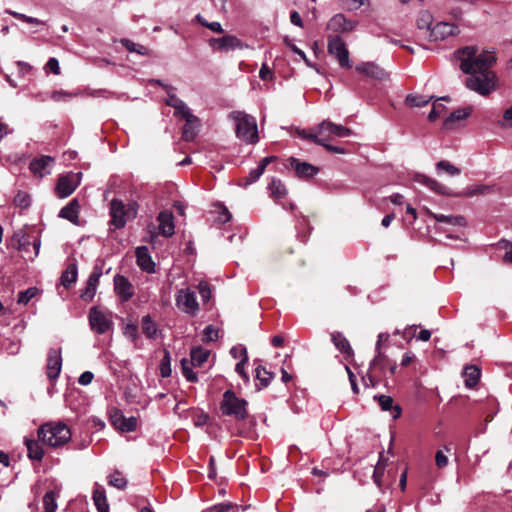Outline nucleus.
Returning a JSON list of instances; mask_svg holds the SVG:
<instances>
[{
  "mask_svg": "<svg viewBox=\"0 0 512 512\" xmlns=\"http://www.w3.org/2000/svg\"><path fill=\"white\" fill-rule=\"evenodd\" d=\"M456 56L460 70L467 74L465 86L481 96H488L498 89L499 79L491 67L496 63L494 53L467 46L459 49Z\"/></svg>",
  "mask_w": 512,
  "mask_h": 512,
  "instance_id": "obj_1",
  "label": "nucleus"
},
{
  "mask_svg": "<svg viewBox=\"0 0 512 512\" xmlns=\"http://www.w3.org/2000/svg\"><path fill=\"white\" fill-rule=\"evenodd\" d=\"M303 138L310 139L319 145H326L334 137H347L352 135V131L342 125H337L329 120H324L311 133L304 131L300 133Z\"/></svg>",
  "mask_w": 512,
  "mask_h": 512,
  "instance_id": "obj_2",
  "label": "nucleus"
},
{
  "mask_svg": "<svg viewBox=\"0 0 512 512\" xmlns=\"http://www.w3.org/2000/svg\"><path fill=\"white\" fill-rule=\"evenodd\" d=\"M229 119L235 123V132L237 138L248 144H255L258 142V128L256 119L243 112L233 111L229 114Z\"/></svg>",
  "mask_w": 512,
  "mask_h": 512,
  "instance_id": "obj_3",
  "label": "nucleus"
},
{
  "mask_svg": "<svg viewBox=\"0 0 512 512\" xmlns=\"http://www.w3.org/2000/svg\"><path fill=\"white\" fill-rule=\"evenodd\" d=\"M38 438L51 447L61 446L71 438V431L64 423H46L38 429Z\"/></svg>",
  "mask_w": 512,
  "mask_h": 512,
  "instance_id": "obj_4",
  "label": "nucleus"
},
{
  "mask_svg": "<svg viewBox=\"0 0 512 512\" xmlns=\"http://www.w3.org/2000/svg\"><path fill=\"white\" fill-rule=\"evenodd\" d=\"M246 406V400L238 398L233 391L227 390L223 394L220 409L224 415L233 416L236 420H244L248 415Z\"/></svg>",
  "mask_w": 512,
  "mask_h": 512,
  "instance_id": "obj_5",
  "label": "nucleus"
},
{
  "mask_svg": "<svg viewBox=\"0 0 512 512\" xmlns=\"http://www.w3.org/2000/svg\"><path fill=\"white\" fill-rule=\"evenodd\" d=\"M138 205L135 202L125 206L122 201L113 199L110 203L111 223L116 228L125 226L128 219H133L137 215Z\"/></svg>",
  "mask_w": 512,
  "mask_h": 512,
  "instance_id": "obj_6",
  "label": "nucleus"
},
{
  "mask_svg": "<svg viewBox=\"0 0 512 512\" xmlns=\"http://www.w3.org/2000/svg\"><path fill=\"white\" fill-rule=\"evenodd\" d=\"M327 48L329 54L333 55L338 60L341 67H351L349 52L344 41L339 36L329 37Z\"/></svg>",
  "mask_w": 512,
  "mask_h": 512,
  "instance_id": "obj_7",
  "label": "nucleus"
},
{
  "mask_svg": "<svg viewBox=\"0 0 512 512\" xmlns=\"http://www.w3.org/2000/svg\"><path fill=\"white\" fill-rule=\"evenodd\" d=\"M13 241L16 242V248L24 255H27L30 260H33L39 254L41 241L35 238L31 242L30 237L24 233H15Z\"/></svg>",
  "mask_w": 512,
  "mask_h": 512,
  "instance_id": "obj_8",
  "label": "nucleus"
},
{
  "mask_svg": "<svg viewBox=\"0 0 512 512\" xmlns=\"http://www.w3.org/2000/svg\"><path fill=\"white\" fill-rule=\"evenodd\" d=\"M177 307L190 315H196L199 310V304L195 292L190 289H180L175 297Z\"/></svg>",
  "mask_w": 512,
  "mask_h": 512,
  "instance_id": "obj_9",
  "label": "nucleus"
},
{
  "mask_svg": "<svg viewBox=\"0 0 512 512\" xmlns=\"http://www.w3.org/2000/svg\"><path fill=\"white\" fill-rule=\"evenodd\" d=\"M209 46L216 51L228 52L236 49H244L247 47L243 42L235 35H224L219 38H211L209 40Z\"/></svg>",
  "mask_w": 512,
  "mask_h": 512,
  "instance_id": "obj_10",
  "label": "nucleus"
},
{
  "mask_svg": "<svg viewBox=\"0 0 512 512\" xmlns=\"http://www.w3.org/2000/svg\"><path fill=\"white\" fill-rule=\"evenodd\" d=\"M89 323L91 329L98 334L108 332L113 325L110 316L95 307L89 311Z\"/></svg>",
  "mask_w": 512,
  "mask_h": 512,
  "instance_id": "obj_11",
  "label": "nucleus"
},
{
  "mask_svg": "<svg viewBox=\"0 0 512 512\" xmlns=\"http://www.w3.org/2000/svg\"><path fill=\"white\" fill-rule=\"evenodd\" d=\"M81 175H82L81 173H78V174L70 173V174L60 176V178L58 179L56 188H55L56 194L60 198H65V197L70 196L75 191V189L78 187V185L80 183Z\"/></svg>",
  "mask_w": 512,
  "mask_h": 512,
  "instance_id": "obj_12",
  "label": "nucleus"
},
{
  "mask_svg": "<svg viewBox=\"0 0 512 512\" xmlns=\"http://www.w3.org/2000/svg\"><path fill=\"white\" fill-rule=\"evenodd\" d=\"M62 368V357L60 349H50L47 358V376L50 380L58 378Z\"/></svg>",
  "mask_w": 512,
  "mask_h": 512,
  "instance_id": "obj_13",
  "label": "nucleus"
},
{
  "mask_svg": "<svg viewBox=\"0 0 512 512\" xmlns=\"http://www.w3.org/2000/svg\"><path fill=\"white\" fill-rule=\"evenodd\" d=\"M459 33L458 27L449 22H439L431 28L430 38L434 41L444 40Z\"/></svg>",
  "mask_w": 512,
  "mask_h": 512,
  "instance_id": "obj_14",
  "label": "nucleus"
},
{
  "mask_svg": "<svg viewBox=\"0 0 512 512\" xmlns=\"http://www.w3.org/2000/svg\"><path fill=\"white\" fill-rule=\"evenodd\" d=\"M389 337L390 336L387 333H380L378 335V340L376 343L377 354L371 362V365H370L371 371H379L382 373V372H384L385 367L387 365H389V361H388L387 357L380 351L381 344L383 342L388 341Z\"/></svg>",
  "mask_w": 512,
  "mask_h": 512,
  "instance_id": "obj_15",
  "label": "nucleus"
},
{
  "mask_svg": "<svg viewBox=\"0 0 512 512\" xmlns=\"http://www.w3.org/2000/svg\"><path fill=\"white\" fill-rule=\"evenodd\" d=\"M356 22L347 19L343 14L334 15L327 23V29L335 33H344L352 31Z\"/></svg>",
  "mask_w": 512,
  "mask_h": 512,
  "instance_id": "obj_16",
  "label": "nucleus"
},
{
  "mask_svg": "<svg viewBox=\"0 0 512 512\" xmlns=\"http://www.w3.org/2000/svg\"><path fill=\"white\" fill-rule=\"evenodd\" d=\"M101 276V268L95 267L93 272L88 277L86 288L82 291L80 295L84 301H91L94 298Z\"/></svg>",
  "mask_w": 512,
  "mask_h": 512,
  "instance_id": "obj_17",
  "label": "nucleus"
},
{
  "mask_svg": "<svg viewBox=\"0 0 512 512\" xmlns=\"http://www.w3.org/2000/svg\"><path fill=\"white\" fill-rule=\"evenodd\" d=\"M110 420L112 425L122 432H131L136 429V419L134 417L125 418L124 415L118 410L111 414Z\"/></svg>",
  "mask_w": 512,
  "mask_h": 512,
  "instance_id": "obj_18",
  "label": "nucleus"
},
{
  "mask_svg": "<svg viewBox=\"0 0 512 512\" xmlns=\"http://www.w3.org/2000/svg\"><path fill=\"white\" fill-rule=\"evenodd\" d=\"M54 164V158L50 156H42L38 159H34L30 163L31 172L40 178L50 174L51 168Z\"/></svg>",
  "mask_w": 512,
  "mask_h": 512,
  "instance_id": "obj_19",
  "label": "nucleus"
},
{
  "mask_svg": "<svg viewBox=\"0 0 512 512\" xmlns=\"http://www.w3.org/2000/svg\"><path fill=\"white\" fill-rule=\"evenodd\" d=\"M135 256L137 265L141 270L147 273H153L155 271V263L149 254V250L146 246H139L136 248Z\"/></svg>",
  "mask_w": 512,
  "mask_h": 512,
  "instance_id": "obj_20",
  "label": "nucleus"
},
{
  "mask_svg": "<svg viewBox=\"0 0 512 512\" xmlns=\"http://www.w3.org/2000/svg\"><path fill=\"white\" fill-rule=\"evenodd\" d=\"M157 220L159 222V232L165 237H171L174 234V217L170 211H162L159 213Z\"/></svg>",
  "mask_w": 512,
  "mask_h": 512,
  "instance_id": "obj_21",
  "label": "nucleus"
},
{
  "mask_svg": "<svg viewBox=\"0 0 512 512\" xmlns=\"http://www.w3.org/2000/svg\"><path fill=\"white\" fill-rule=\"evenodd\" d=\"M356 71L378 80H384L387 78V73L384 69L373 62H365L357 65Z\"/></svg>",
  "mask_w": 512,
  "mask_h": 512,
  "instance_id": "obj_22",
  "label": "nucleus"
},
{
  "mask_svg": "<svg viewBox=\"0 0 512 512\" xmlns=\"http://www.w3.org/2000/svg\"><path fill=\"white\" fill-rule=\"evenodd\" d=\"M415 181L427 186L432 191L441 195H452L450 189L438 181L422 174L415 175Z\"/></svg>",
  "mask_w": 512,
  "mask_h": 512,
  "instance_id": "obj_23",
  "label": "nucleus"
},
{
  "mask_svg": "<svg viewBox=\"0 0 512 512\" xmlns=\"http://www.w3.org/2000/svg\"><path fill=\"white\" fill-rule=\"evenodd\" d=\"M186 123L183 127L182 137L185 141H192L198 133L199 120L192 113L183 117Z\"/></svg>",
  "mask_w": 512,
  "mask_h": 512,
  "instance_id": "obj_24",
  "label": "nucleus"
},
{
  "mask_svg": "<svg viewBox=\"0 0 512 512\" xmlns=\"http://www.w3.org/2000/svg\"><path fill=\"white\" fill-rule=\"evenodd\" d=\"M80 205L77 199H72L60 212L59 217L67 219L68 221L77 224L79 216Z\"/></svg>",
  "mask_w": 512,
  "mask_h": 512,
  "instance_id": "obj_25",
  "label": "nucleus"
},
{
  "mask_svg": "<svg viewBox=\"0 0 512 512\" xmlns=\"http://www.w3.org/2000/svg\"><path fill=\"white\" fill-rule=\"evenodd\" d=\"M236 352H239V355L242 356V359L240 362H238L236 364V367H235V370L236 372L241 376L243 377V379L245 381H248L249 380V377L247 375V373L245 372L244 370V367H245V364L247 363L248 361V355H247V350L244 346H234L231 348L230 350V354L234 357V358H237V355H236Z\"/></svg>",
  "mask_w": 512,
  "mask_h": 512,
  "instance_id": "obj_26",
  "label": "nucleus"
},
{
  "mask_svg": "<svg viewBox=\"0 0 512 512\" xmlns=\"http://www.w3.org/2000/svg\"><path fill=\"white\" fill-rule=\"evenodd\" d=\"M166 104L174 108V113L176 116L184 117L190 114V109L187 105L179 99L174 93L168 91V97L166 99Z\"/></svg>",
  "mask_w": 512,
  "mask_h": 512,
  "instance_id": "obj_27",
  "label": "nucleus"
},
{
  "mask_svg": "<svg viewBox=\"0 0 512 512\" xmlns=\"http://www.w3.org/2000/svg\"><path fill=\"white\" fill-rule=\"evenodd\" d=\"M291 166L295 169L297 175L303 178L312 177L318 172L317 167L306 162H299L295 158H291Z\"/></svg>",
  "mask_w": 512,
  "mask_h": 512,
  "instance_id": "obj_28",
  "label": "nucleus"
},
{
  "mask_svg": "<svg viewBox=\"0 0 512 512\" xmlns=\"http://www.w3.org/2000/svg\"><path fill=\"white\" fill-rule=\"evenodd\" d=\"M114 285L116 292L121 295L124 300H128L132 297V286L126 277L122 275H116L114 277Z\"/></svg>",
  "mask_w": 512,
  "mask_h": 512,
  "instance_id": "obj_29",
  "label": "nucleus"
},
{
  "mask_svg": "<svg viewBox=\"0 0 512 512\" xmlns=\"http://www.w3.org/2000/svg\"><path fill=\"white\" fill-rule=\"evenodd\" d=\"M428 215L439 223H446L451 226H465L466 224L463 216L444 215L431 211H428Z\"/></svg>",
  "mask_w": 512,
  "mask_h": 512,
  "instance_id": "obj_30",
  "label": "nucleus"
},
{
  "mask_svg": "<svg viewBox=\"0 0 512 512\" xmlns=\"http://www.w3.org/2000/svg\"><path fill=\"white\" fill-rule=\"evenodd\" d=\"M374 399L378 402L383 411H390L393 409L392 417L397 419L401 414L399 406L393 407V399L388 395H375Z\"/></svg>",
  "mask_w": 512,
  "mask_h": 512,
  "instance_id": "obj_31",
  "label": "nucleus"
},
{
  "mask_svg": "<svg viewBox=\"0 0 512 512\" xmlns=\"http://www.w3.org/2000/svg\"><path fill=\"white\" fill-rule=\"evenodd\" d=\"M331 340L335 347L343 354L351 356L353 354V350L350 346L349 341L346 337L340 332H333L331 334Z\"/></svg>",
  "mask_w": 512,
  "mask_h": 512,
  "instance_id": "obj_32",
  "label": "nucleus"
},
{
  "mask_svg": "<svg viewBox=\"0 0 512 512\" xmlns=\"http://www.w3.org/2000/svg\"><path fill=\"white\" fill-rule=\"evenodd\" d=\"M471 110L470 107L455 110L445 119L444 127L446 129H452L456 122L466 119L470 115Z\"/></svg>",
  "mask_w": 512,
  "mask_h": 512,
  "instance_id": "obj_33",
  "label": "nucleus"
},
{
  "mask_svg": "<svg viewBox=\"0 0 512 512\" xmlns=\"http://www.w3.org/2000/svg\"><path fill=\"white\" fill-rule=\"evenodd\" d=\"M93 501L98 512H109V505L107 502L105 491L99 485H96L93 491Z\"/></svg>",
  "mask_w": 512,
  "mask_h": 512,
  "instance_id": "obj_34",
  "label": "nucleus"
},
{
  "mask_svg": "<svg viewBox=\"0 0 512 512\" xmlns=\"http://www.w3.org/2000/svg\"><path fill=\"white\" fill-rule=\"evenodd\" d=\"M210 355V351L207 349H204L201 346H197L192 348L190 357H191V365L195 367L202 366L207 360Z\"/></svg>",
  "mask_w": 512,
  "mask_h": 512,
  "instance_id": "obj_35",
  "label": "nucleus"
},
{
  "mask_svg": "<svg viewBox=\"0 0 512 512\" xmlns=\"http://www.w3.org/2000/svg\"><path fill=\"white\" fill-rule=\"evenodd\" d=\"M273 160V157H265L261 160L259 165L250 171L248 177L245 180V185H249L257 181L260 176L264 173L267 165Z\"/></svg>",
  "mask_w": 512,
  "mask_h": 512,
  "instance_id": "obj_36",
  "label": "nucleus"
},
{
  "mask_svg": "<svg viewBox=\"0 0 512 512\" xmlns=\"http://www.w3.org/2000/svg\"><path fill=\"white\" fill-rule=\"evenodd\" d=\"M77 274H78V270H77L76 263L69 264L67 266L66 270L61 275V278H60L61 284L64 287L69 288L73 283L76 282Z\"/></svg>",
  "mask_w": 512,
  "mask_h": 512,
  "instance_id": "obj_37",
  "label": "nucleus"
},
{
  "mask_svg": "<svg viewBox=\"0 0 512 512\" xmlns=\"http://www.w3.org/2000/svg\"><path fill=\"white\" fill-rule=\"evenodd\" d=\"M465 385L473 388L477 385L480 378V369L475 365L467 366L464 370Z\"/></svg>",
  "mask_w": 512,
  "mask_h": 512,
  "instance_id": "obj_38",
  "label": "nucleus"
},
{
  "mask_svg": "<svg viewBox=\"0 0 512 512\" xmlns=\"http://www.w3.org/2000/svg\"><path fill=\"white\" fill-rule=\"evenodd\" d=\"M25 444L28 450V457L34 460H41L44 452L40 444L32 439H25Z\"/></svg>",
  "mask_w": 512,
  "mask_h": 512,
  "instance_id": "obj_39",
  "label": "nucleus"
},
{
  "mask_svg": "<svg viewBox=\"0 0 512 512\" xmlns=\"http://www.w3.org/2000/svg\"><path fill=\"white\" fill-rule=\"evenodd\" d=\"M269 190L271 191V196L277 199H281L287 194L284 184L279 179L275 178L271 180Z\"/></svg>",
  "mask_w": 512,
  "mask_h": 512,
  "instance_id": "obj_40",
  "label": "nucleus"
},
{
  "mask_svg": "<svg viewBox=\"0 0 512 512\" xmlns=\"http://www.w3.org/2000/svg\"><path fill=\"white\" fill-rule=\"evenodd\" d=\"M141 328L143 333L148 338H155L157 334V327L156 324L153 322L151 317L149 315H146L142 318L141 322Z\"/></svg>",
  "mask_w": 512,
  "mask_h": 512,
  "instance_id": "obj_41",
  "label": "nucleus"
},
{
  "mask_svg": "<svg viewBox=\"0 0 512 512\" xmlns=\"http://www.w3.org/2000/svg\"><path fill=\"white\" fill-rule=\"evenodd\" d=\"M255 377L260 382L261 387H267L270 384V381L273 379L274 375L272 372L267 371L261 365H258L255 368Z\"/></svg>",
  "mask_w": 512,
  "mask_h": 512,
  "instance_id": "obj_42",
  "label": "nucleus"
},
{
  "mask_svg": "<svg viewBox=\"0 0 512 512\" xmlns=\"http://www.w3.org/2000/svg\"><path fill=\"white\" fill-rule=\"evenodd\" d=\"M432 97L424 95L410 94L406 97V103L411 107H423L426 106Z\"/></svg>",
  "mask_w": 512,
  "mask_h": 512,
  "instance_id": "obj_43",
  "label": "nucleus"
},
{
  "mask_svg": "<svg viewBox=\"0 0 512 512\" xmlns=\"http://www.w3.org/2000/svg\"><path fill=\"white\" fill-rule=\"evenodd\" d=\"M436 170L438 172L444 171L445 173H447L450 176H457L461 173V170L458 167L454 166L453 164H451L449 161H446V160H441V161L437 162Z\"/></svg>",
  "mask_w": 512,
  "mask_h": 512,
  "instance_id": "obj_44",
  "label": "nucleus"
},
{
  "mask_svg": "<svg viewBox=\"0 0 512 512\" xmlns=\"http://www.w3.org/2000/svg\"><path fill=\"white\" fill-rule=\"evenodd\" d=\"M433 17L429 11H421L417 18V26L419 29H427L431 31Z\"/></svg>",
  "mask_w": 512,
  "mask_h": 512,
  "instance_id": "obj_45",
  "label": "nucleus"
},
{
  "mask_svg": "<svg viewBox=\"0 0 512 512\" xmlns=\"http://www.w3.org/2000/svg\"><path fill=\"white\" fill-rule=\"evenodd\" d=\"M108 483L117 489H124L127 485V480L119 471H115L109 475Z\"/></svg>",
  "mask_w": 512,
  "mask_h": 512,
  "instance_id": "obj_46",
  "label": "nucleus"
},
{
  "mask_svg": "<svg viewBox=\"0 0 512 512\" xmlns=\"http://www.w3.org/2000/svg\"><path fill=\"white\" fill-rule=\"evenodd\" d=\"M191 361L189 362L187 359L181 360V368L182 374L189 382H196L198 380L197 374L193 372L191 368Z\"/></svg>",
  "mask_w": 512,
  "mask_h": 512,
  "instance_id": "obj_47",
  "label": "nucleus"
},
{
  "mask_svg": "<svg viewBox=\"0 0 512 512\" xmlns=\"http://www.w3.org/2000/svg\"><path fill=\"white\" fill-rule=\"evenodd\" d=\"M45 512H55L57 509L56 497L53 491H48L43 497Z\"/></svg>",
  "mask_w": 512,
  "mask_h": 512,
  "instance_id": "obj_48",
  "label": "nucleus"
},
{
  "mask_svg": "<svg viewBox=\"0 0 512 512\" xmlns=\"http://www.w3.org/2000/svg\"><path fill=\"white\" fill-rule=\"evenodd\" d=\"M37 293L38 289L36 287H30L25 291H21L18 294L17 303L26 305Z\"/></svg>",
  "mask_w": 512,
  "mask_h": 512,
  "instance_id": "obj_49",
  "label": "nucleus"
},
{
  "mask_svg": "<svg viewBox=\"0 0 512 512\" xmlns=\"http://www.w3.org/2000/svg\"><path fill=\"white\" fill-rule=\"evenodd\" d=\"M7 14L23 21V22H26V23H29V24H34V25H42L44 24L43 21L37 19V18H34V17H31V16H27L25 14H22V13H18L16 11H13V10H10V9H7L5 11Z\"/></svg>",
  "mask_w": 512,
  "mask_h": 512,
  "instance_id": "obj_50",
  "label": "nucleus"
},
{
  "mask_svg": "<svg viewBox=\"0 0 512 512\" xmlns=\"http://www.w3.org/2000/svg\"><path fill=\"white\" fill-rule=\"evenodd\" d=\"M121 43L129 52H136L140 55L147 54V48L143 45L134 43L128 39H122Z\"/></svg>",
  "mask_w": 512,
  "mask_h": 512,
  "instance_id": "obj_51",
  "label": "nucleus"
},
{
  "mask_svg": "<svg viewBox=\"0 0 512 512\" xmlns=\"http://www.w3.org/2000/svg\"><path fill=\"white\" fill-rule=\"evenodd\" d=\"M498 247L505 250L503 262L506 264H512V242L508 240H500L498 242Z\"/></svg>",
  "mask_w": 512,
  "mask_h": 512,
  "instance_id": "obj_52",
  "label": "nucleus"
},
{
  "mask_svg": "<svg viewBox=\"0 0 512 512\" xmlns=\"http://www.w3.org/2000/svg\"><path fill=\"white\" fill-rule=\"evenodd\" d=\"M171 356L169 351H164V356L160 364V372L162 377H169L171 375Z\"/></svg>",
  "mask_w": 512,
  "mask_h": 512,
  "instance_id": "obj_53",
  "label": "nucleus"
},
{
  "mask_svg": "<svg viewBox=\"0 0 512 512\" xmlns=\"http://www.w3.org/2000/svg\"><path fill=\"white\" fill-rule=\"evenodd\" d=\"M498 125L503 129L512 128V106L503 112V117L498 121Z\"/></svg>",
  "mask_w": 512,
  "mask_h": 512,
  "instance_id": "obj_54",
  "label": "nucleus"
},
{
  "mask_svg": "<svg viewBox=\"0 0 512 512\" xmlns=\"http://www.w3.org/2000/svg\"><path fill=\"white\" fill-rule=\"evenodd\" d=\"M446 110V107L444 104L440 102H434L432 110L430 111L428 115V119L430 121H435L440 115H442Z\"/></svg>",
  "mask_w": 512,
  "mask_h": 512,
  "instance_id": "obj_55",
  "label": "nucleus"
},
{
  "mask_svg": "<svg viewBox=\"0 0 512 512\" xmlns=\"http://www.w3.org/2000/svg\"><path fill=\"white\" fill-rule=\"evenodd\" d=\"M197 288H198V291H199L202 301L203 302L209 301L211 298V288H210L209 284L205 281H201L198 284Z\"/></svg>",
  "mask_w": 512,
  "mask_h": 512,
  "instance_id": "obj_56",
  "label": "nucleus"
},
{
  "mask_svg": "<svg viewBox=\"0 0 512 512\" xmlns=\"http://www.w3.org/2000/svg\"><path fill=\"white\" fill-rule=\"evenodd\" d=\"M218 339V330L212 325L207 326L203 331L202 340L205 342H212Z\"/></svg>",
  "mask_w": 512,
  "mask_h": 512,
  "instance_id": "obj_57",
  "label": "nucleus"
},
{
  "mask_svg": "<svg viewBox=\"0 0 512 512\" xmlns=\"http://www.w3.org/2000/svg\"><path fill=\"white\" fill-rule=\"evenodd\" d=\"M75 95L76 94L60 90L52 92L51 98L54 101H68Z\"/></svg>",
  "mask_w": 512,
  "mask_h": 512,
  "instance_id": "obj_58",
  "label": "nucleus"
},
{
  "mask_svg": "<svg viewBox=\"0 0 512 512\" xmlns=\"http://www.w3.org/2000/svg\"><path fill=\"white\" fill-rule=\"evenodd\" d=\"M124 335L132 342H135L138 338L137 326L134 324H127L124 328Z\"/></svg>",
  "mask_w": 512,
  "mask_h": 512,
  "instance_id": "obj_59",
  "label": "nucleus"
},
{
  "mask_svg": "<svg viewBox=\"0 0 512 512\" xmlns=\"http://www.w3.org/2000/svg\"><path fill=\"white\" fill-rule=\"evenodd\" d=\"M259 77L263 81H270L273 79V71L268 67L266 63L262 64L259 71Z\"/></svg>",
  "mask_w": 512,
  "mask_h": 512,
  "instance_id": "obj_60",
  "label": "nucleus"
},
{
  "mask_svg": "<svg viewBox=\"0 0 512 512\" xmlns=\"http://www.w3.org/2000/svg\"><path fill=\"white\" fill-rule=\"evenodd\" d=\"M233 505L231 503H219L208 508V512H228Z\"/></svg>",
  "mask_w": 512,
  "mask_h": 512,
  "instance_id": "obj_61",
  "label": "nucleus"
},
{
  "mask_svg": "<svg viewBox=\"0 0 512 512\" xmlns=\"http://www.w3.org/2000/svg\"><path fill=\"white\" fill-rule=\"evenodd\" d=\"M435 462L438 468H443L448 464V458L442 450H438L435 455Z\"/></svg>",
  "mask_w": 512,
  "mask_h": 512,
  "instance_id": "obj_62",
  "label": "nucleus"
},
{
  "mask_svg": "<svg viewBox=\"0 0 512 512\" xmlns=\"http://www.w3.org/2000/svg\"><path fill=\"white\" fill-rule=\"evenodd\" d=\"M93 377H94V375L92 372L85 371L78 378V383L81 385H84V386L89 385L92 382Z\"/></svg>",
  "mask_w": 512,
  "mask_h": 512,
  "instance_id": "obj_63",
  "label": "nucleus"
},
{
  "mask_svg": "<svg viewBox=\"0 0 512 512\" xmlns=\"http://www.w3.org/2000/svg\"><path fill=\"white\" fill-rule=\"evenodd\" d=\"M46 66L55 75H59L60 74V66H59V62H58V60L56 58H50L48 60L47 64H46Z\"/></svg>",
  "mask_w": 512,
  "mask_h": 512,
  "instance_id": "obj_64",
  "label": "nucleus"
}]
</instances>
